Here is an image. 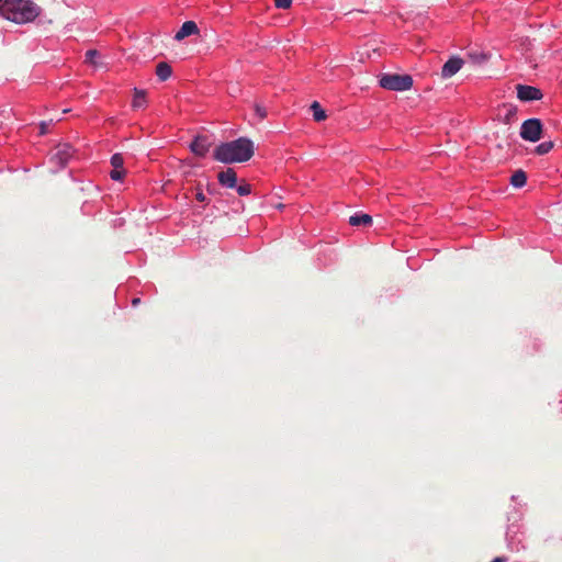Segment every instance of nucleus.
<instances>
[{"label":"nucleus","instance_id":"nucleus-1","mask_svg":"<svg viewBox=\"0 0 562 562\" xmlns=\"http://www.w3.org/2000/svg\"><path fill=\"white\" fill-rule=\"evenodd\" d=\"M255 153L254 143L247 137H239L232 142L222 143L214 153V159L223 164L248 161Z\"/></svg>","mask_w":562,"mask_h":562},{"label":"nucleus","instance_id":"nucleus-2","mask_svg":"<svg viewBox=\"0 0 562 562\" xmlns=\"http://www.w3.org/2000/svg\"><path fill=\"white\" fill-rule=\"evenodd\" d=\"M40 13L41 8L32 0H4L0 4V15L18 24L32 22Z\"/></svg>","mask_w":562,"mask_h":562},{"label":"nucleus","instance_id":"nucleus-3","mask_svg":"<svg viewBox=\"0 0 562 562\" xmlns=\"http://www.w3.org/2000/svg\"><path fill=\"white\" fill-rule=\"evenodd\" d=\"M413 77L404 74H382L379 77V85L391 91H406L413 87Z\"/></svg>","mask_w":562,"mask_h":562},{"label":"nucleus","instance_id":"nucleus-4","mask_svg":"<svg viewBox=\"0 0 562 562\" xmlns=\"http://www.w3.org/2000/svg\"><path fill=\"white\" fill-rule=\"evenodd\" d=\"M542 134V123L539 119H528L521 124L520 137L528 142H538Z\"/></svg>","mask_w":562,"mask_h":562},{"label":"nucleus","instance_id":"nucleus-5","mask_svg":"<svg viewBox=\"0 0 562 562\" xmlns=\"http://www.w3.org/2000/svg\"><path fill=\"white\" fill-rule=\"evenodd\" d=\"M516 89L517 98L524 102L541 100L543 97L541 90L532 86L517 85Z\"/></svg>","mask_w":562,"mask_h":562},{"label":"nucleus","instance_id":"nucleus-6","mask_svg":"<svg viewBox=\"0 0 562 562\" xmlns=\"http://www.w3.org/2000/svg\"><path fill=\"white\" fill-rule=\"evenodd\" d=\"M74 149L68 144L59 145L52 156V160L60 168L65 167L68 160L72 157Z\"/></svg>","mask_w":562,"mask_h":562},{"label":"nucleus","instance_id":"nucleus-7","mask_svg":"<svg viewBox=\"0 0 562 562\" xmlns=\"http://www.w3.org/2000/svg\"><path fill=\"white\" fill-rule=\"evenodd\" d=\"M463 59L457 56L451 57L448 59L441 69V76L442 78H451L454 76L462 67Z\"/></svg>","mask_w":562,"mask_h":562},{"label":"nucleus","instance_id":"nucleus-8","mask_svg":"<svg viewBox=\"0 0 562 562\" xmlns=\"http://www.w3.org/2000/svg\"><path fill=\"white\" fill-rule=\"evenodd\" d=\"M191 151L199 156L204 157L210 149V143L206 136H198L190 145Z\"/></svg>","mask_w":562,"mask_h":562},{"label":"nucleus","instance_id":"nucleus-9","mask_svg":"<svg viewBox=\"0 0 562 562\" xmlns=\"http://www.w3.org/2000/svg\"><path fill=\"white\" fill-rule=\"evenodd\" d=\"M218 182L227 188H235L237 184V173L234 169L227 168L217 175Z\"/></svg>","mask_w":562,"mask_h":562},{"label":"nucleus","instance_id":"nucleus-10","mask_svg":"<svg viewBox=\"0 0 562 562\" xmlns=\"http://www.w3.org/2000/svg\"><path fill=\"white\" fill-rule=\"evenodd\" d=\"M198 33L199 27L196 23L194 21H186L180 27V30L176 33L175 40L182 41L183 38Z\"/></svg>","mask_w":562,"mask_h":562},{"label":"nucleus","instance_id":"nucleus-11","mask_svg":"<svg viewBox=\"0 0 562 562\" xmlns=\"http://www.w3.org/2000/svg\"><path fill=\"white\" fill-rule=\"evenodd\" d=\"M372 221L373 220H372L371 215L361 213V212H356L355 214L349 216L348 223L351 226H356V227H359V226L368 227V226H371Z\"/></svg>","mask_w":562,"mask_h":562},{"label":"nucleus","instance_id":"nucleus-12","mask_svg":"<svg viewBox=\"0 0 562 562\" xmlns=\"http://www.w3.org/2000/svg\"><path fill=\"white\" fill-rule=\"evenodd\" d=\"M146 94L147 93L145 90L134 88V97H133V101H132V106L134 109L144 108L147 103Z\"/></svg>","mask_w":562,"mask_h":562},{"label":"nucleus","instance_id":"nucleus-13","mask_svg":"<svg viewBox=\"0 0 562 562\" xmlns=\"http://www.w3.org/2000/svg\"><path fill=\"white\" fill-rule=\"evenodd\" d=\"M172 69L169 64L161 61L156 67V75L161 81H166L170 78Z\"/></svg>","mask_w":562,"mask_h":562},{"label":"nucleus","instance_id":"nucleus-14","mask_svg":"<svg viewBox=\"0 0 562 562\" xmlns=\"http://www.w3.org/2000/svg\"><path fill=\"white\" fill-rule=\"evenodd\" d=\"M527 182V175L524 170H516L510 177V184L515 188H522Z\"/></svg>","mask_w":562,"mask_h":562},{"label":"nucleus","instance_id":"nucleus-15","mask_svg":"<svg viewBox=\"0 0 562 562\" xmlns=\"http://www.w3.org/2000/svg\"><path fill=\"white\" fill-rule=\"evenodd\" d=\"M311 110L313 112V117L316 122L324 121L327 117L325 111L322 109L321 104L317 101H314L312 103Z\"/></svg>","mask_w":562,"mask_h":562},{"label":"nucleus","instance_id":"nucleus-16","mask_svg":"<svg viewBox=\"0 0 562 562\" xmlns=\"http://www.w3.org/2000/svg\"><path fill=\"white\" fill-rule=\"evenodd\" d=\"M553 146L554 143L552 140H548L539 144L535 150L538 155H544L548 154L553 148Z\"/></svg>","mask_w":562,"mask_h":562},{"label":"nucleus","instance_id":"nucleus-17","mask_svg":"<svg viewBox=\"0 0 562 562\" xmlns=\"http://www.w3.org/2000/svg\"><path fill=\"white\" fill-rule=\"evenodd\" d=\"M111 165L113 167V169H124L123 165H124V158L121 154H114L112 157H111Z\"/></svg>","mask_w":562,"mask_h":562},{"label":"nucleus","instance_id":"nucleus-18","mask_svg":"<svg viewBox=\"0 0 562 562\" xmlns=\"http://www.w3.org/2000/svg\"><path fill=\"white\" fill-rule=\"evenodd\" d=\"M239 195H248L251 192V186L247 182H241L239 186L235 187Z\"/></svg>","mask_w":562,"mask_h":562},{"label":"nucleus","instance_id":"nucleus-19","mask_svg":"<svg viewBox=\"0 0 562 562\" xmlns=\"http://www.w3.org/2000/svg\"><path fill=\"white\" fill-rule=\"evenodd\" d=\"M125 176V169H112L110 177L112 180L121 181Z\"/></svg>","mask_w":562,"mask_h":562},{"label":"nucleus","instance_id":"nucleus-20","mask_svg":"<svg viewBox=\"0 0 562 562\" xmlns=\"http://www.w3.org/2000/svg\"><path fill=\"white\" fill-rule=\"evenodd\" d=\"M254 110H255V113L256 115L260 119V120H263L265 117H267V110L265 106H262L261 104L259 103H255L254 104Z\"/></svg>","mask_w":562,"mask_h":562},{"label":"nucleus","instance_id":"nucleus-21","mask_svg":"<svg viewBox=\"0 0 562 562\" xmlns=\"http://www.w3.org/2000/svg\"><path fill=\"white\" fill-rule=\"evenodd\" d=\"M292 4V0H274V5L278 9H289Z\"/></svg>","mask_w":562,"mask_h":562},{"label":"nucleus","instance_id":"nucleus-22","mask_svg":"<svg viewBox=\"0 0 562 562\" xmlns=\"http://www.w3.org/2000/svg\"><path fill=\"white\" fill-rule=\"evenodd\" d=\"M99 55V53L95 49H90L86 53V61L90 64H95V57Z\"/></svg>","mask_w":562,"mask_h":562},{"label":"nucleus","instance_id":"nucleus-23","mask_svg":"<svg viewBox=\"0 0 562 562\" xmlns=\"http://www.w3.org/2000/svg\"><path fill=\"white\" fill-rule=\"evenodd\" d=\"M195 199L199 201V202H205L206 201V198L205 195L203 194V192L201 191V189L198 190L196 194H195Z\"/></svg>","mask_w":562,"mask_h":562},{"label":"nucleus","instance_id":"nucleus-24","mask_svg":"<svg viewBox=\"0 0 562 562\" xmlns=\"http://www.w3.org/2000/svg\"><path fill=\"white\" fill-rule=\"evenodd\" d=\"M471 57L474 58L475 61H477V63H482V61H484L486 59V56L483 55V54H481V55H471Z\"/></svg>","mask_w":562,"mask_h":562},{"label":"nucleus","instance_id":"nucleus-25","mask_svg":"<svg viewBox=\"0 0 562 562\" xmlns=\"http://www.w3.org/2000/svg\"><path fill=\"white\" fill-rule=\"evenodd\" d=\"M45 132H46V124L43 122L41 124V134H45Z\"/></svg>","mask_w":562,"mask_h":562},{"label":"nucleus","instance_id":"nucleus-26","mask_svg":"<svg viewBox=\"0 0 562 562\" xmlns=\"http://www.w3.org/2000/svg\"><path fill=\"white\" fill-rule=\"evenodd\" d=\"M139 302H140V300L138 297H136V299H133L132 304L135 306V305L139 304Z\"/></svg>","mask_w":562,"mask_h":562},{"label":"nucleus","instance_id":"nucleus-27","mask_svg":"<svg viewBox=\"0 0 562 562\" xmlns=\"http://www.w3.org/2000/svg\"><path fill=\"white\" fill-rule=\"evenodd\" d=\"M492 562H505L504 558H495Z\"/></svg>","mask_w":562,"mask_h":562},{"label":"nucleus","instance_id":"nucleus-28","mask_svg":"<svg viewBox=\"0 0 562 562\" xmlns=\"http://www.w3.org/2000/svg\"><path fill=\"white\" fill-rule=\"evenodd\" d=\"M4 0H0V3L3 2Z\"/></svg>","mask_w":562,"mask_h":562}]
</instances>
